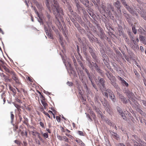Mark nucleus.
<instances>
[{
  "instance_id": "8",
  "label": "nucleus",
  "mask_w": 146,
  "mask_h": 146,
  "mask_svg": "<svg viewBox=\"0 0 146 146\" xmlns=\"http://www.w3.org/2000/svg\"><path fill=\"white\" fill-rule=\"evenodd\" d=\"M1 71L4 72L8 75H10V74L13 71L11 69H9L8 67L6 66H3V67L2 68Z\"/></svg>"
},
{
  "instance_id": "63",
  "label": "nucleus",
  "mask_w": 146,
  "mask_h": 146,
  "mask_svg": "<svg viewBox=\"0 0 146 146\" xmlns=\"http://www.w3.org/2000/svg\"><path fill=\"white\" fill-rule=\"evenodd\" d=\"M61 130L62 132H66V129H64L63 127H62L61 128Z\"/></svg>"
},
{
  "instance_id": "3",
  "label": "nucleus",
  "mask_w": 146,
  "mask_h": 146,
  "mask_svg": "<svg viewBox=\"0 0 146 146\" xmlns=\"http://www.w3.org/2000/svg\"><path fill=\"white\" fill-rule=\"evenodd\" d=\"M106 74L107 77L111 82V84L115 88H117L118 86L116 82V80L115 76H113L111 73L109 71L106 70Z\"/></svg>"
},
{
  "instance_id": "35",
  "label": "nucleus",
  "mask_w": 146,
  "mask_h": 146,
  "mask_svg": "<svg viewBox=\"0 0 146 146\" xmlns=\"http://www.w3.org/2000/svg\"><path fill=\"white\" fill-rule=\"evenodd\" d=\"M112 137L117 140L118 139V137L117 136V135L115 133L112 135Z\"/></svg>"
},
{
  "instance_id": "59",
  "label": "nucleus",
  "mask_w": 146,
  "mask_h": 146,
  "mask_svg": "<svg viewBox=\"0 0 146 146\" xmlns=\"http://www.w3.org/2000/svg\"><path fill=\"white\" fill-rule=\"evenodd\" d=\"M133 12H134L133 14H131L133 15H136V16H137L138 17V14H137V12L136 11H133Z\"/></svg>"
},
{
  "instance_id": "11",
  "label": "nucleus",
  "mask_w": 146,
  "mask_h": 146,
  "mask_svg": "<svg viewBox=\"0 0 146 146\" xmlns=\"http://www.w3.org/2000/svg\"><path fill=\"white\" fill-rule=\"evenodd\" d=\"M119 80L121 81V84L124 86H125L127 87L128 86V84L122 78L119 77Z\"/></svg>"
},
{
  "instance_id": "12",
  "label": "nucleus",
  "mask_w": 146,
  "mask_h": 146,
  "mask_svg": "<svg viewBox=\"0 0 146 146\" xmlns=\"http://www.w3.org/2000/svg\"><path fill=\"white\" fill-rule=\"evenodd\" d=\"M119 115H121V117L123 119L125 120L127 119V118L125 115V113L123 112L121 110H120L119 109Z\"/></svg>"
},
{
  "instance_id": "24",
  "label": "nucleus",
  "mask_w": 146,
  "mask_h": 146,
  "mask_svg": "<svg viewBox=\"0 0 146 146\" xmlns=\"http://www.w3.org/2000/svg\"><path fill=\"white\" fill-rule=\"evenodd\" d=\"M139 39L140 40L142 41H144L145 40V37L142 35H140L139 36Z\"/></svg>"
},
{
  "instance_id": "38",
  "label": "nucleus",
  "mask_w": 146,
  "mask_h": 146,
  "mask_svg": "<svg viewBox=\"0 0 146 146\" xmlns=\"http://www.w3.org/2000/svg\"><path fill=\"white\" fill-rule=\"evenodd\" d=\"M36 7L38 9H41V6L39 4V3L38 2L36 3Z\"/></svg>"
},
{
  "instance_id": "28",
  "label": "nucleus",
  "mask_w": 146,
  "mask_h": 146,
  "mask_svg": "<svg viewBox=\"0 0 146 146\" xmlns=\"http://www.w3.org/2000/svg\"><path fill=\"white\" fill-rule=\"evenodd\" d=\"M43 113L46 116H47V117H48L50 119H52V118L51 117L50 115L48 113L46 112L45 111H43Z\"/></svg>"
},
{
  "instance_id": "43",
  "label": "nucleus",
  "mask_w": 146,
  "mask_h": 146,
  "mask_svg": "<svg viewBox=\"0 0 146 146\" xmlns=\"http://www.w3.org/2000/svg\"><path fill=\"white\" fill-rule=\"evenodd\" d=\"M15 107L17 108H21L20 105H19L16 103H14V104Z\"/></svg>"
},
{
  "instance_id": "36",
  "label": "nucleus",
  "mask_w": 146,
  "mask_h": 146,
  "mask_svg": "<svg viewBox=\"0 0 146 146\" xmlns=\"http://www.w3.org/2000/svg\"><path fill=\"white\" fill-rule=\"evenodd\" d=\"M104 62L105 64L106 65L107 67L108 68L109 64L107 61L105 60V58L104 59Z\"/></svg>"
},
{
  "instance_id": "47",
  "label": "nucleus",
  "mask_w": 146,
  "mask_h": 146,
  "mask_svg": "<svg viewBox=\"0 0 146 146\" xmlns=\"http://www.w3.org/2000/svg\"><path fill=\"white\" fill-rule=\"evenodd\" d=\"M48 113H50L52 114L54 118H55V115L52 112L51 110H49L48 111Z\"/></svg>"
},
{
  "instance_id": "17",
  "label": "nucleus",
  "mask_w": 146,
  "mask_h": 146,
  "mask_svg": "<svg viewBox=\"0 0 146 146\" xmlns=\"http://www.w3.org/2000/svg\"><path fill=\"white\" fill-rule=\"evenodd\" d=\"M75 141L80 145L82 146L84 144L82 141L80 139L78 138H76V139L75 140Z\"/></svg>"
},
{
  "instance_id": "48",
  "label": "nucleus",
  "mask_w": 146,
  "mask_h": 146,
  "mask_svg": "<svg viewBox=\"0 0 146 146\" xmlns=\"http://www.w3.org/2000/svg\"><path fill=\"white\" fill-rule=\"evenodd\" d=\"M89 78L90 80V81L92 82L93 80V79L92 77V76L90 75V74H89V75H88Z\"/></svg>"
},
{
  "instance_id": "33",
  "label": "nucleus",
  "mask_w": 146,
  "mask_h": 146,
  "mask_svg": "<svg viewBox=\"0 0 146 146\" xmlns=\"http://www.w3.org/2000/svg\"><path fill=\"white\" fill-rule=\"evenodd\" d=\"M21 113H18V115L19 119V122H20L22 121V116L21 115Z\"/></svg>"
},
{
  "instance_id": "34",
  "label": "nucleus",
  "mask_w": 146,
  "mask_h": 146,
  "mask_svg": "<svg viewBox=\"0 0 146 146\" xmlns=\"http://www.w3.org/2000/svg\"><path fill=\"white\" fill-rule=\"evenodd\" d=\"M123 14L124 16L125 17V18L127 17H128V16H130L129 14H127V13H126V12L125 11L123 12Z\"/></svg>"
},
{
  "instance_id": "16",
  "label": "nucleus",
  "mask_w": 146,
  "mask_h": 146,
  "mask_svg": "<svg viewBox=\"0 0 146 146\" xmlns=\"http://www.w3.org/2000/svg\"><path fill=\"white\" fill-rule=\"evenodd\" d=\"M127 10L129 11V13L131 14H133L134 12L133 11V9L130 6L127 5V6L125 7Z\"/></svg>"
},
{
  "instance_id": "26",
  "label": "nucleus",
  "mask_w": 146,
  "mask_h": 146,
  "mask_svg": "<svg viewBox=\"0 0 146 146\" xmlns=\"http://www.w3.org/2000/svg\"><path fill=\"white\" fill-rule=\"evenodd\" d=\"M14 115L13 114V112H11V122H13L14 118Z\"/></svg>"
},
{
  "instance_id": "61",
  "label": "nucleus",
  "mask_w": 146,
  "mask_h": 146,
  "mask_svg": "<svg viewBox=\"0 0 146 146\" xmlns=\"http://www.w3.org/2000/svg\"><path fill=\"white\" fill-rule=\"evenodd\" d=\"M132 137H134L135 139L136 140H137L138 139V137L137 135H132Z\"/></svg>"
},
{
  "instance_id": "6",
  "label": "nucleus",
  "mask_w": 146,
  "mask_h": 146,
  "mask_svg": "<svg viewBox=\"0 0 146 146\" xmlns=\"http://www.w3.org/2000/svg\"><path fill=\"white\" fill-rule=\"evenodd\" d=\"M98 79L99 80V86L100 89L104 91L105 90L106 88H105V80L102 78H100V77H98Z\"/></svg>"
},
{
  "instance_id": "15",
  "label": "nucleus",
  "mask_w": 146,
  "mask_h": 146,
  "mask_svg": "<svg viewBox=\"0 0 146 146\" xmlns=\"http://www.w3.org/2000/svg\"><path fill=\"white\" fill-rule=\"evenodd\" d=\"M7 64L4 61L0 60V70H1L2 68L5 66H7Z\"/></svg>"
},
{
  "instance_id": "37",
  "label": "nucleus",
  "mask_w": 146,
  "mask_h": 146,
  "mask_svg": "<svg viewBox=\"0 0 146 146\" xmlns=\"http://www.w3.org/2000/svg\"><path fill=\"white\" fill-rule=\"evenodd\" d=\"M100 36H102L103 35L104 33L103 32V31L102 29L100 27Z\"/></svg>"
},
{
  "instance_id": "45",
  "label": "nucleus",
  "mask_w": 146,
  "mask_h": 146,
  "mask_svg": "<svg viewBox=\"0 0 146 146\" xmlns=\"http://www.w3.org/2000/svg\"><path fill=\"white\" fill-rule=\"evenodd\" d=\"M67 84L69 86H72L73 85V83L72 82H70L69 81H68L67 82Z\"/></svg>"
},
{
  "instance_id": "9",
  "label": "nucleus",
  "mask_w": 146,
  "mask_h": 146,
  "mask_svg": "<svg viewBox=\"0 0 146 146\" xmlns=\"http://www.w3.org/2000/svg\"><path fill=\"white\" fill-rule=\"evenodd\" d=\"M38 92L41 96V98H40L41 99V103L44 107V108L46 109V107L47 106V104L45 101V98L42 95H41V92Z\"/></svg>"
},
{
  "instance_id": "1",
  "label": "nucleus",
  "mask_w": 146,
  "mask_h": 146,
  "mask_svg": "<svg viewBox=\"0 0 146 146\" xmlns=\"http://www.w3.org/2000/svg\"><path fill=\"white\" fill-rule=\"evenodd\" d=\"M46 5L50 11L52 9L55 18L58 22H59V19L62 21H63V16L64 15L62 9L59 6L57 0H53L52 4L51 5V8L49 6V0H46Z\"/></svg>"
},
{
  "instance_id": "5",
  "label": "nucleus",
  "mask_w": 146,
  "mask_h": 146,
  "mask_svg": "<svg viewBox=\"0 0 146 146\" xmlns=\"http://www.w3.org/2000/svg\"><path fill=\"white\" fill-rule=\"evenodd\" d=\"M88 66L91 69L93 70L95 69L98 72L101 73V70L100 69L99 67L96 63L93 62H91L90 61H88Z\"/></svg>"
},
{
  "instance_id": "41",
  "label": "nucleus",
  "mask_w": 146,
  "mask_h": 146,
  "mask_svg": "<svg viewBox=\"0 0 146 146\" xmlns=\"http://www.w3.org/2000/svg\"><path fill=\"white\" fill-rule=\"evenodd\" d=\"M39 124H40V126L42 128H45L44 125L43 123H42V122H40L39 123Z\"/></svg>"
},
{
  "instance_id": "4",
  "label": "nucleus",
  "mask_w": 146,
  "mask_h": 146,
  "mask_svg": "<svg viewBox=\"0 0 146 146\" xmlns=\"http://www.w3.org/2000/svg\"><path fill=\"white\" fill-rule=\"evenodd\" d=\"M105 91H106V92L103 93V95L105 96L107 98L108 97V95H109L110 98L111 99L113 102H114L115 96L113 92L109 89H108L106 90H105Z\"/></svg>"
},
{
  "instance_id": "64",
  "label": "nucleus",
  "mask_w": 146,
  "mask_h": 146,
  "mask_svg": "<svg viewBox=\"0 0 146 146\" xmlns=\"http://www.w3.org/2000/svg\"><path fill=\"white\" fill-rule=\"evenodd\" d=\"M11 80V79H9L8 78H5V80L6 82H8L9 81V82H10Z\"/></svg>"
},
{
  "instance_id": "10",
  "label": "nucleus",
  "mask_w": 146,
  "mask_h": 146,
  "mask_svg": "<svg viewBox=\"0 0 146 146\" xmlns=\"http://www.w3.org/2000/svg\"><path fill=\"white\" fill-rule=\"evenodd\" d=\"M89 52L90 53L92 57L93 58L95 59H96L97 58V56L95 53L94 50L92 49V48L91 47H89Z\"/></svg>"
},
{
  "instance_id": "55",
  "label": "nucleus",
  "mask_w": 146,
  "mask_h": 146,
  "mask_svg": "<svg viewBox=\"0 0 146 146\" xmlns=\"http://www.w3.org/2000/svg\"><path fill=\"white\" fill-rule=\"evenodd\" d=\"M16 101L19 103H22V102H21V100L20 99H19L17 98L16 99Z\"/></svg>"
},
{
  "instance_id": "19",
  "label": "nucleus",
  "mask_w": 146,
  "mask_h": 146,
  "mask_svg": "<svg viewBox=\"0 0 146 146\" xmlns=\"http://www.w3.org/2000/svg\"><path fill=\"white\" fill-rule=\"evenodd\" d=\"M41 133L45 139L48 138V134L47 132L43 133V132L41 131Z\"/></svg>"
},
{
  "instance_id": "57",
  "label": "nucleus",
  "mask_w": 146,
  "mask_h": 146,
  "mask_svg": "<svg viewBox=\"0 0 146 146\" xmlns=\"http://www.w3.org/2000/svg\"><path fill=\"white\" fill-rule=\"evenodd\" d=\"M36 133H37V132H34L33 131L32 132V134L33 135H34V136H36V135H37Z\"/></svg>"
},
{
  "instance_id": "27",
  "label": "nucleus",
  "mask_w": 146,
  "mask_h": 146,
  "mask_svg": "<svg viewBox=\"0 0 146 146\" xmlns=\"http://www.w3.org/2000/svg\"><path fill=\"white\" fill-rule=\"evenodd\" d=\"M121 1L122 4L125 7L127 6L128 5L127 4L125 0H121Z\"/></svg>"
},
{
  "instance_id": "54",
  "label": "nucleus",
  "mask_w": 146,
  "mask_h": 146,
  "mask_svg": "<svg viewBox=\"0 0 146 146\" xmlns=\"http://www.w3.org/2000/svg\"><path fill=\"white\" fill-rule=\"evenodd\" d=\"M134 73L137 76V77H139V74L137 72V71L135 70H134Z\"/></svg>"
},
{
  "instance_id": "49",
  "label": "nucleus",
  "mask_w": 146,
  "mask_h": 146,
  "mask_svg": "<svg viewBox=\"0 0 146 146\" xmlns=\"http://www.w3.org/2000/svg\"><path fill=\"white\" fill-rule=\"evenodd\" d=\"M91 82V83H92V85L93 86V87L96 89V90H97V87L96 86V85H95L94 82L92 81V82Z\"/></svg>"
},
{
  "instance_id": "25",
  "label": "nucleus",
  "mask_w": 146,
  "mask_h": 146,
  "mask_svg": "<svg viewBox=\"0 0 146 146\" xmlns=\"http://www.w3.org/2000/svg\"><path fill=\"white\" fill-rule=\"evenodd\" d=\"M132 30L133 33L135 34L137 33V30L135 29V27L134 26H133L132 27Z\"/></svg>"
},
{
  "instance_id": "42",
  "label": "nucleus",
  "mask_w": 146,
  "mask_h": 146,
  "mask_svg": "<svg viewBox=\"0 0 146 146\" xmlns=\"http://www.w3.org/2000/svg\"><path fill=\"white\" fill-rule=\"evenodd\" d=\"M5 91L3 92L1 94V96L2 98H5Z\"/></svg>"
},
{
  "instance_id": "44",
  "label": "nucleus",
  "mask_w": 146,
  "mask_h": 146,
  "mask_svg": "<svg viewBox=\"0 0 146 146\" xmlns=\"http://www.w3.org/2000/svg\"><path fill=\"white\" fill-rule=\"evenodd\" d=\"M33 9H34V11H35V13L36 14H37L38 15V11H37L36 7H33Z\"/></svg>"
},
{
  "instance_id": "58",
  "label": "nucleus",
  "mask_w": 146,
  "mask_h": 146,
  "mask_svg": "<svg viewBox=\"0 0 146 146\" xmlns=\"http://www.w3.org/2000/svg\"><path fill=\"white\" fill-rule=\"evenodd\" d=\"M46 130L47 131V132H48L47 133H50V134L51 133V131L49 129L46 128Z\"/></svg>"
},
{
  "instance_id": "13",
  "label": "nucleus",
  "mask_w": 146,
  "mask_h": 146,
  "mask_svg": "<svg viewBox=\"0 0 146 146\" xmlns=\"http://www.w3.org/2000/svg\"><path fill=\"white\" fill-rule=\"evenodd\" d=\"M119 98H120L121 102L123 104H127V101L125 98L122 96L121 95H119Z\"/></svg>"
},
{
  "instance_id": "60",
  "label": "nucleus",
  "mask_w": 146,
  "mask_h": 146,
  "mask_svg": "<svg viewBox=\"0 0 146 146\" xmlns=\"http://www.w3.org/2000/svg\"><path fill=\"white\" fill-rule=\"evenodd\" d=\"M142 101L143 104L146 107V101L142 100Z\"/></svg>"
},
{
  "instance_id": "40",
  "label": "nucleus",
  "mask_w": 146,
  "mask_h": 146,
  "mask_svg": "<svg viewBox=\"0 0 146 146\" xmlns=\"http://www.w3.org/2000/svg\"><path fill=\"white\" fill-rule=\"evenodd\" d=\"M36 134L38 135V137L40 140L41 141L42 140V139L40 136V133L37 132V133H36Z\"/></svg>"
},
{
  "instance_id": "32",
  "label": "nucleus",
  "mask_w": 146,
  "mask_h": 146,
  "mask_svg": "<svg viewBox=\"0 0 146 146\" xmlns=\"http://www.w3.org/2000/svg\"><path fill=\"white\" fill-rule=\"evenodd\" d=\"M63 140L67 142H68V139L65 136H64L63 137Z\"/></svg>"
},
{
  "instance_id": "31",
  "label": "nucleus",
  "mask_w": 146,
  "mask_h": 146,
  "mask_svg": "<svg viewBox=\"0 0 146 146\" xmlns=\"http://www.w3.org/2000/svg\"><path fill=\"white\" fill-rule=\"evenodd\" d=\"M114 5L118 9H119V1H117L115 3Z\"/></svg>"
},
{
  "instance_id": "23",
  "label": "nucleus",
  "mask_w": 146,
  "mask_h": 146,
  "mask_svg": "<svg viewBox=\"0 0 146 146\" xmlns=\"http://www.w3.org/2000/svg\"><path fill=\"white\" fill-rule=\"evenodd\" d=\"M127 32L128 35H129L131 40H133L134 39L133 37V33H132L129 31H128Z\"/></svg>"
},
{
  "instance_id": "22",
  "label": "nucleus",
  "mask_w": 146,
  "mask_h": 146,
  "mask_svg": "<svg viewBox=\"0 0 146 146\" xmlns=\"http://www.w3.org/2000/svg\"><path fill=\"white\" fill-rule=\"evenodd\" d=\"M23 117L24 119V120L23 122V123L24 124L27 125L28 124V119L27 117H26L25 115H23Z\"/></svg>"
},
{
  "instance_id": "7",
  "label": "nucleus",
  "mask_w": 146,
  "mask_h": 146,
  "mask_svg": "<svg viewBox=\"0 0 146 146\" xmlns=\"http://www.w3.org/2000/svg\"><path fill=\"white\" fill-rule=\"evenodd\" d=\"M10 75L12 76V79L14 80L17 83L19 84L20 83L17 76L14 72L13 71Z\"/></svg>"
},
{
  "instance_id": "20",
  "label": "nucleus",
  "mask_w": 146,
  "mask_h": 146,
  "mask_svg": "<svg viewBox=\"0 0 146 146\" xmlns=\"http://www.w3.org/2000/svg\"><path fill=\"white\" fill-rule=\"evenodd\" d=\"M80 1L86 7L88 6L89 2L87 0H80Z\"/></svg>"
},
{
  "instance_id": "50",
  "label": "nucleus",
  "mask_w": 146,
  "mask_h": 146,
  "mask_svg": "<svg viewBox=\"0 0 146 146\" xmlns=\"http://www.w3.org/2000/svg\"><path fill=\"white\" fill-rule=\"evenodd\" d=\"M79 63L80 66L81 67L82 69H84V66L83 65L82 63L81 62H79Z\"/></svg>"
},
{
  "instance_id": "29",
  "label": "nucleus",
  "mask_w": 146,
  "mask_h": 146,
  "mask_svg": "<svg viewBox=\"0 0 146 146\" xmlns=\"http://www.w3.org/2000/svg\"><path fill=\"white\" fill-rule=\"evenodd\" d=\"M136 110L140 114H142V113L143 112V111L139 108L137 107Z\"/></svg>"
},
{
  "instance_id": "56",
  "label": "nucleus",
  "mask_w": 146,
  "mask_h": 146,
  "mask_svg": "<svg viewBox=\"0 0 146 146\" xmlns=\"http://www.w3.org/2000/svg\"><path fill=\"white\" fill-rule=\"evenodd\" d=\"M18 128V125H15L13 129L14 131H16V130Z\"/></svg>"
},
{
  "instance_id": "14",
  "label": "nucleus",
  "mask_w": 146,
  "mask_h": 146,
  "mask_svg": "<svg viewBox=\"0 0 146 146\" xmlns=\"http://www.w3.org/2000/svg\"><path fill=\"white\" fill-rule=\"evenodd\" d=\"M126 95L128 97L129 99L133 98L134 96L133 93L129 90H128L126 92Z\"/></svg>"
},
{
  "instance_id": "21",
  "label": "nucleus",
  "mask_w": 146,
  "mask_h": 146,
  "mask_svg": "<svg viewBox=\"0 0 146 146\" xmlns=\"http://www.w3.org/2000/svg\"><path fill=\"white\" fill-rule=\"evenodd\" d=\"M112 64L113 67V69L118 71V65L115 63H113Z\"/></svg>"
},
{
  "instance_id": "2",
  "label": "nucleus",
  "mask_w": 146,
  "mask_h": 146,
  "mask_svg": "<svg viewBox=\"0 0 146 146\" xmlns=\"http://www.w3.org/2000/svg\"><path fill=\"white\" fill-rule=\"evenodd\" d=\"M47 19H48V21L46 22V25H44V28L45 31L46 32L47 35L50 38L53 39V36L51 33L50 30V28L52 27L53 28L52 23V19L51 18L50 16L49 15H48L47 16Z\"/></svg>"
},
{
  "instance_id": "52",
  "label": "nucleus",
  "mask_w": 146,
  "mask_h": 146,
  "mask_svg": "<svg viewBox=\"0 0 146 146\" xmlns=\"http://www.w3.org/2000/svg\"><path fill=\"white\" fill-rule=\"evenodd\" d=\"M15 142L18 145H19L20 144V142L18 140H16L15 141Z\"/></svg>"
},
{
  "instance_id": "62",
  "label": "nucleus",
  "mask_w": 146,
  "mask_h": 146,
  "mask_svg": "<svg viewBox=\"0 0 146 146\" xmlns=\"http://www.w3.org/2000/svg\"><path fill=\"white\" fill-rule=\"evenodd\" d=\"M84 70H85L87 74V75H89V74H90L89 73L88 70L86 68H85V69H84Z\"/></svg>"
},
{
  "instance_id": "18",
  "label": "nucleus",
  "mask_w": 146,
  "mask_h": 146,
  "mask_svg": "<svg viewBox=\"0 0 146 146\" xmlns=\"http://www.w3.org/2000/svg\"><path fill=\"white\" fill-rule=\"evenodd\" d=\"M9 89L13 92L14 95H15L17 92L15 89L12 87L10 85H9Z\"/></svg>"
},
{
  "instance_id": "46",
  "label": "nucleus",
  "mask_w": 146,
  "mask_h": 146,
  "mask_svg": "<svg viewBox=\"0 0 146 146\" xmlns=\"http://www.w3.org/2000/svg\"><path fill=\"white\" fill-rule=\"evenodd\" d=\"M56 119L58 122L60 121V118L59 116H56Z\"/></svg>"
},
{
  "instance_id": "39",
  "label": "nucleus",
  "mask_w": 146,
  "mask_h": 146,
  "mask_svg": "<svg viewBox=\"0 0 146 146\" xmlns=\"http://www.w3.org/2000/svg\"><path fill=\"white\" fill-rule=\"evenodd\" d=\"M57 137L58 139L60 140V141H62L63 140V137H62L61 136L59 135H57Z\"/></svg>"
},
{
  "instance_id": "30",
  "label": "nucleus",
  "mask_w": 146,
  "mask_h": 146,
  "mask_svg": "<svg viewBox=\"0 0 146 146\" xmlns=\"http://www.w3.org/2000/svg\"><path fill=\"white\" fill-rule=\"evenodd\" d=\"M131 17L130 16L126 18L127 21L129 23H130L131 22Z\"/></svg>"
},
{
  "instance_id": "51",
  "label": "nucleus",
  "mask_w": 146,
  "mask_h": 146,
  "mask_svg": "<svg viewBox=\"0 0 146 146\" xmlns=\"http://www.w3.org/2000/svg\"><path fill=\"white\" fill-rule=\"evenodd\" d=\"M102 9L104 10V11H105V10H106L107 11H109V9H106V7L104 5H103L102 6Z\"/></svg>"
},
{
  "instance_id": "53",
  "label": "nucleus",
  "mask_w": 146,
  "mask_h": 146,
  "mask_svg": "<svg viewBox=\"0 0 146 146\" xmlns=\"http://www.w3.org/2000/svg\"><path fill=\"white\" fill-rule=\"evenodd\" d=\"M78 134L82 136L84 135V133L82 131H78Z\"/></svg>"
}]
</instances>
